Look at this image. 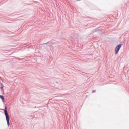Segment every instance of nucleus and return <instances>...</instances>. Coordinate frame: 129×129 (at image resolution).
I'll use <instances>...</instances> for the list:
<instances>
[{"mask_svg":"<svg viewBox=\"0 0 129 129\" xmlns=\"http://www.w3.org/2000/svg\"><path fill=\"white\" fill-rule=\"evenodd\" d=\"M1 89H3V84H1V86L0 87Z\"/></svg>","mask_w":129,"mask_h":129,"instance_id":"obj_4","label":"nucleus"},{"mask_svg":"<svg viewBox=\"0 0 129 129\" xmlns=\"http://www.w3.org/2000/svg\"><path fill=\"white\" fill-rule=\"evenodd\" d=\"M94 92H96V90H93V91H92V93H94Z\"/></svg>","mask_w":129,"mask_h":129,"instance_id":"obj_5","label":"nucleus"},{"mask_svg":"<svg viewBox=\"0 0 129 129\" xmlns=\"http://www.w3.org/2000/svg\"><path fill=\"white\" fill-rule=\"evenodd\" d=\"M120 48H121V44H119L117 45L115 48V54L117 55L118 54V52H119V50H120Z\"/></svg>","mask_w":129,"mask_h":129,"instance_id":"obj_2","label":"nucleus"},{"mask_svg":"<svg viewBox=\"0 0 129 129\" xmlns=\"http://www.w3.org/2000/svg\"><path fill=\"white\" fill-rule=\"evenodd\" d=\"M0 98L2 99L3 101V102H5V98L4 97V96L3 95H0Z\"/></svg>","mask_w":129,"mask_h":129,"instance_id":"obj_3","label":"nucleus"},{"mask_svg":"<svg viewBox=\"0 0 129 129\" xmlns=\"http://www.w3.org/2000/svg\"><path fill=\"white\" fill-rule=\"evenodd\" d=\"M4 113H5L6 121L7 122V125L8 126H10V116L8 114V111H7V106L5 107Z\"/></svg>","mask_w":129,"mask_h":129,"instance_id":"obj_1","label":"nucleus"}]
</instances>
